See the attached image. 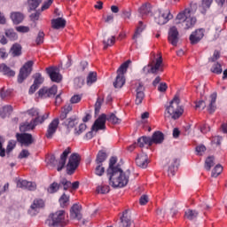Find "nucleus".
Wrapping results in <instances>:
<instances>
[{
  "label": "nucleus",
  "instance_id": "41",
  "mask_svg": "<svg viewBox=\"0 0 227 227\" xmlns=\"http://www.w3.org/2000/svg\"><path fill=\"white\" fill-rule=\"evenodd\" d=\"M138 12L140 15H148L152 12V5L150 4H144L139 9Z\"/></svg>",
  "mask_w": 227,
  "mask_h": 227
},
{
  "label": "nucleus",
  "instance_id": "37",
  "mask_svg": "<svg viewBox=\"0 0 227 227\" xmlns=\"http://www.w3.org/2000/svg\"><path fill=\"white\" fill-rule=\"evenodd\" d=\"M131 61L127 60L124 62L117 70V75H122L125 76V74H127V69L129 68V66L130 65Z\"/></svg>",
  "mask_w": 227,
  "mask_h": 227
},
{
  "label": "nucleus",
  "instance_id": "19",
  "mask_svg": "<svg viewBox=\"0 0 227 227\" xmlns=\"http://www.w3.org/2000/svg\"><path fill=\"white\" fill-rule=\"evenodd\" d=\"M72 153V149L70 147H67L63 153L60 155V159L59 160L57 171H61L63 168H65L67 164V159H68V155Z\"/></svg>",
  "mask_w": 227,
  "mask_h": 227
},
{
  "label": "nucleus",
  "instance_id": "61",
  "mask_svg": "<svg viewBox=\"0 0 227 227\" xmlns=\"http://www.w3.org/2000/svg\"><path fill=\"white\" fill-rule=\"evenodd\" d=\"M219 58H221V52H219V51H215L214 54H213V57H211L209 59V61L214 63V61H217V59H219Z\"/></svg>",
  "mask_w": 227,
  "mask_h": 227
},
{
  "label": "nucleus",
  "instance_id": "6",
  "mask_svg": "<svg viewBox=\"0 0 227 227\" xmlns=\"http://www.w3.org/2000/svg\"><path fill=\"white\" fill-rule=\"evenodd\" d=\"M98 130H106V114H101L93 123L91 130L85 134V138L93 139L95 136L94 132H98Z\"/></svg>",
  "mask_w": 227,
  "mask_h": 227
},
{
  "label": "nucleus",
  "instance_id": "56",
  "mask_svg": "<svg viewBox=\"0 0 227 227\" xmlns=\"http://www.w3.org/2000/svg\"><path fill=\"white\" fill-rule=\"evenodd\" d=\"M43 38H45V34L43 31H39L37 37L35 39V43L37 45H41L43 43Z\"/></svg>",
  "mask_w": 227,
  "mask_h": 227
},
{
  "label": "nucleus",
  "instance_id": "4",
  "mask_svg": "<svg viewBox=\"0 0 227 227\" xmlns=\"http://www.w3.org/2000/svg\"><path fill=\"white\" fill-rule=\"evenodd\" d=\"M49 227H65L68 225V215L65 210L51 213L47 220Z\"/></svg>",
  "mask_w": 227,
  "mask_h": 227
},
{
  "label": "nucleus",
  "instance_id": "50",
  "mask_svg": "<svg viewBox=\"0 0 227 227\" xmlns=\"http://www.w3.org/2000/svg\"><path fill=\"white\" fill-rule=\"evenodd\" d=\"M214 157H207L205 160V169H207V171H210V169H212V167H214Z\"/></svg>",
  "mask_w": 227,
  "mask_h": 227
},
{
  "label": "nucleus",
  "instance_id": "13",
  "mask_svg": "<svg viewBox=\"0 0 227 227\" xmlns=\"http://www.w3.org/2000/svg\"><path fill=\"white\" fill-rule=\"evenodd\" d=\"M143 100H145V84H143L141 82H138L136 84L135 103L137 106H141V104H143Z\"/></svg>",
  "mask_w": 227,
  "mask_h": 227
},
{
  "label": "nucleus",
  "instance_id": "17",
  "mask_svg": "<svg viewBox=\"0 0 227 227\" xmlns=\"http://www.w3.org/2000/svg\"><path fill=\"white\" fill-rule=\"evenodd\" d=\"M204 36L205 30L203 28H200L192 32L190 35V42L192 45H196V43H200Z\"/></svg>",
  "mask_w": 227,
  "mask_h": 227
},
{
  "label": "nucleus",
  "instance_id": "18",
  "mask_svg": "<svg viewBox=\"0 0 227 227\" xmlns=\"http://www.w3.org/2000/svg\"><path fill=\"white\" fill-rule=\"evenodd\" d=\"M59 126V119L56 118L51 121V123L48 126L47 132H46V137L48 139L52 138V136H54V134H56V131L58 130Z\"/></svg>",
  "mask_w": 227,
  "mask_h": 227
},
{
  "label": "nucleus",
  "instance_id": "52",
  "mask_svg": "<svg viewBox=\"0 0 227 227\" xmlns=\"http://www.w3.org/2000/svg\"><path fill=\"white\" fill-rule=\"evenodd\" d=\"M34 84L36 85V86H39L40 87V84H43V77L42 76V74L40 73H36L35 75H34Z\"/></svg>",
  "mask_w": 227,
  "mask_h": 227
},
{
  "label": "nucleus",
  "instance_id": "48",
  "mask_svg": "<svg viewBox=\"0 0 227 227\" xmlns=\"http://www.w3.org/2000/svg\"><path fill=\"white\" fill-rule=\"evenodd\" d=\"M222 173H223V166L221 164H218L213 168L211 176H213L214 178H217V176Z\"/></svg>",
  "mask_w": 227,
  "mask_h": 227
},
{
  "label": "nucleus",
  "instance_id": "30",
  "mask_svg": "<svg viewBox=\"0 0 227 227\" xmlns=\"http://www.w3.org/2000/svg\"><path fill=\"white\" fill-rule=\"evenodd\" d=\"M11 19L13 22V24H20L22 20H24V14L19 12H12L11 13Z\"/></svg>",
  "mask_w": 227,
  "mask_h": 227
},
{
  "label": "nucleus",
  "instance_id": "29",
  "mask_svg": "<svg viewBox=\"0 0 227 227\" xmlns=\"http://www.w3.org/2000/svg\"><path fill=\"white\" fill-rule=\"evenodd\" d=\"M140 148L145 147V145H147V146H152V137H141L137 139V144Z\"/></svg>",
  "mask_w": 227,
  "mask_h": 227
},
{
  "label": "nucleus",
  "instance_id": "20",
  "mask_svg": "<svg viewBox=\"0 0 227 227\" xmlns=\"http://www.w3.org/2000/svg\"><path fill=\"white\" fill-rule=\"evenodd\" d=\"M17 187L20 189H27V191H36V183L20 179L17 181Z\"/></svg>",
  "mask_w": 227,
  "mask_h": 227
},
{
  "label": "nucleus",
  "instance_id": "53",
  "mask_svg": "<svg viewBox=\"0 0 227 227\" xmlns=\"http://www.w3.org/2000/svg\"><path fill=\"white\" fill-rule=\"evenodd\" d=\"M109 191V185L107 184H103L97 187V192H98V194H107Z\"/></svg>",
  "mask_w": 227,
  "mask_h": 227
},
{
  "label": "nucleus",
  "instance_id": "16",
  "mask_svg": "<svg viewBox=\"0 0 227 227\" xmlns=\"http://www.w3.org/2000/svg\"><path fill=\"white\" fill-rule=\"evenodd\" d=\"M45 207V202L42 199L34 200L32 205L30 206V209L28 210V214L30 215H36L38 214V210L40 208H43Z\"/></svg>",
  "mask_w": 227,
  "mask_h": 227
},
{
  "label": "nucleus",
  "instance_id": "33",
  "mask_svg": "<svg viewBox=\"0 0 227 227\" xmlns=\"http://www.w3.org/2000/svg\"><path fill=\"white\" fill-rule=\"evenodd\" d=\"M143 31H145V25H143V21H139L138 27H137L133 35V40H135V43H137V38L141 37V33H143Z\"/></svg>",
  "mask_w": 227,
  "mask_h": 227
},
{
  "label": "nucleus",
  "instance_id": "34",
  "mask_svg": "<svg viewBox=\"0 0 227 227\" xmlns=\"http://www.w3.org/2000/svg\"><path fill=\"white\" fill-rule=\"evenodd\" d=\"M78 123L79 119H77V117H70L64 121V125H66L67 129H74Z\"/></svg>",
  "mask_w": 227,
  "mask_h": 227
},
{
  "label": "nucleus",
  "instance_id": "58",
  "mask_svg": "<svg viewBox=\"0 0 227 227\" xmlns=\"http://www.w3.org/2000/svg\"><path fill=\"white\" fill-rule=\"evenodd\" d=\"M212 6V0H202V8L207 12Z\"/></svg>",
  "mask_w": 227,
  "mask_h": 227
},
{
  "label": "nucleus",
  "instance_id": "51",
  "mask_svg": "<svg viewBox=\"0 0 227 227\" xmlns=\"http://www.w3.org/2000/svg\"><path fill=\"white\" fill-rule=\"evenodd\" d=\"M104 173H106V168H104V165L96 164L95 175H97V176H102Z\"/></svg>",
  "mask_w": 227,
  "mask_h": 227
},
{
  "label": "nucleus",
  "instance_id": "63",
  "mask_svg": "<svg viewBox=\"0 0 227 227\" xmlns=\"http://www.w3.org/2000/svg\"><path fill=\"white\" fill-rule=\"evenodd\" d=\"M29 157V151L24 149L19 154V159H27Z\"/></svg>",
  "mask_w": 227,
  "mask_h": 227
},
{
  "label": "nucleus",
  "instance_id": "22",
  "mask_svg": "<svg viewBox=\"0 0 227 227\" xmlns=\"http://www.w3.org/2000/svg\"><path fill=\"white\" fill-rule=\"evenodd\" d=\"M136 164L138 168H142L143 169L148 168V155L145 153L138 154L136 158Z\"/></svg>",
  "mask_w": 227,
  "mask_h": 227
},
{
  "label": "nucleus",
  "instance_id": "8",
  "mask_svg": "<svg viewBox=\"0 0 227 227\" xmlns=\"http://www.w3.org/2000/svg\"><path fill=\"white\" fill-rule=\"evenodd\" d=\"M35 65V62L33 60H28L26 62L23 67L20 69V73L18 75V82L20 84H22L29 75H31V73L33 72V66Z\"/></svg>",
  "mask_w": 227,
  "mask_h": 227
},
{
  "label": "nucleus",
  "instance_id": "25",
  "mask_svg": "<svg viewBox=\"0 0 227 227\" xmlns=\"http://www.w3.org/2000/svg\"><path fill=\"white\" fill-rule=\"evenodd\" d=\"M118 162V158L111 157L109 160V167L106 169V175L113 173V171H116L117 169L121 168L120 165L114 166Z\"/></svg>",
  "mask_w": 227,
  "mask_h": 227
},
{
  "label": "nucleus",
  "instance_id": "60",
  "mask_svg": "<svg viewBox=\"0 0 227 227\" xmlns=\"http://www.w3.org/2000/svg\"><path fill=\"white\" fill-rule=\"evenodd\" d=\"M195 108L196 109H200L201 111H203V109H205V107H207V105L205 104V101L203 100H200L198 102L195 103Z\"/></svg>",
  "mask_w": 227,
  "mask_h": 227
},
{
  "label": "nucleus",
  "instance_id": "55",
  "mask_svg": "<svg viewBox=\"0 0 227 227\" xmlns=\"http://www.w3.org/2000/svg\"><path fill=\"white\" fill-rule=\"evenodd\" d=\"M59 184L60 187H63L64 191H68V189L72 187V183L65 178L60 180Z\"/></svg>",
  "mask_w": 227,
  "mask_h": 227
},
{
  "label": "nucleus",
  "instance_id": "32",
  "mask_svg": "<svg viewBox=\"0 0 227 227\" xmlns=\"http://www.w3.org/2000/svg\"><path fill=\"white\" fill-rule=\"evenodd\" d=\"M107 160V153L104 151H99L97 154L95 163L96 164H101L104 166V162Z\"/></svg>",
  "mask_w": 227,
  "mask_h": 227
},
{
  "label": "nucleus",
  "instance_id": "1",
  "mask_svg": "<svg viewBox=\"0 0 227 227\" xmlns=\"http://www.w3.org/2000/svg\"><path fill=\"white\" fill-rule=\"evenodd\" d=\"M110 185L114 188H120L127 186L129 184V178L130 176V171H123L121 168H118L117 170H114L113 172H110V174H106Z\"/></svg>",
  "mask_w": 227,
  "mask_h": 227
},
{
  "label": "nucleus",
  "instance_id": "44",
  "mask_svg": "<svg viewBox=\"0 0 227 227\" xmlns=\"http://www.w3.org/2000/svg\"><path fill=\"white\" fill-rule=\"evenodd\" d=\"M116 37L114 35H112L108 37L107 39L103 40L104 49H107V47H113V44L115 43Z\"/></svg>",
  "mask_w": 227,
  "mask_h": 227
},
{
  "label": "nucleus",
  "instance_id": "3",
  "mask_svg": "<svg viewBox=\"0 0 227 227\" xmlns=\"http://www.w3.org/2000/svg\"><path fill=\"white\" fill-rule=\"evenodd\" d=\"M196 17L191 15V9H184L179 12L175 20V24L177 26L182 24L184 29H192L196 26Z\"/></svg>",
  "mask_w": 227,
  "mask_h": 227
},
{
  "label": "nucleus",
  "instance_id": "15",
  "mask_svg": "<svg viewBox=\"0 0 227 227\" xmlns=\"http://www.w3.org/2000/svg\"><path fill=\"white\" fill-rule=\"evenodd\" d=\"M46 73L52 82H59L60 81H63V75L59 74V69L58 67H47Z\"/></svg>",
  "mask_w": 227,
  "mask_h": 227
},
{
  "label": "nucleus",
  "instance_id": "21",
  "mask_svg": "<svg viewBox=\"0 0 227 227\" xmlns=\"http://www.w3.org/2000/svg\"><path fill=\"white\" fill-rule=\"evenodd\" d=\"M81 210H82V207L79 204H74L70 209V217L72 219H77L81 221L82 219V214H81Z\"/></svg>",
  "mask_w": 227,
  "mask_h": 227
},
{
  "label": "nucleus",
  "instance_id": "47",
  "mask_svg": "<svg viewBox=\"0 0 227 227\" xmlns=\"http://www.w3.org/2000/svg\"><path fill=\"white\" fill-rule=\"evenodd\" d=\"M184 215H185L186 219H189L190 221H192V219H196L198 217V213L196 212V210L188 209L184 213Z\"/></svg>",
  "mask_w": 227,
  "mask_h": 227
},
{
  "label": "nucleus",
  "instance_id": "57",
  "mask_svg": "<svg viewBox=\"0 0 227 227\" xmlns=\"http://www.w3.org/2000/svg\"><path fill=\"white\" fill-rule=\"evenodd\" d=\"M16 31H18V33H29L30 28L29 27H26V26H19V27H16Z\"/></svg>",
  "mask_w": 227,
  "mask_h": 227
},
{
  "label": "nucleus",
  "instance_id": "62",
  "mask_svg": "<svg viewBox=\"0 0 227 227\" xmlns=\"http://www.w3.org/2000/svg\"><path fill=\"white\" fill-rule=\"evenodd\" d=\"M207 151V147L205 145H201L196 147V152L199 155H203L205 152Z\"/></svg>",
  "mask_w": 227,
  "mask_h": 227
},
{
  "label": "nucleus",
  "instance_id": "35",
  "mask_svg": "<svg viewBox=\"0 0 227 227\" xmlns=\"http://www.w3.org/2000/svg\"><path fill=\"white\" fill-rule=\"evenodd\" d=\"M106 121H110L114 125H120L121 123V119H120L116 114H111L110 115H106Z\"/></svg>",
  "mask_w": 227,
  "mask_h": 227
},
{
  "label": "nucleus",
  "instance_id": "45",
  "mask_svg": "<svg viewBox=\"0 0 227 227\" xmlns=\"http://www.w3.org/2000/svg\"><path fill=\"white\" fill-rule=\"evenodd\" d=\"M60 188H61V184L54 182L51 184H50V186L47 189V192L50 194H54V192H58Z\"/></svg>",
  "mask_w": 227,
  "mask_h": 227
},
{
  "label": "nucleus",
  "instance_id": "28",
  "mask_svg": "<svg viewBox=\"0 0 227 227\" xmlns=\"http://www.w3.org/2000/svg\"><path fill=\"white\" fill-rule=\"evenodd\" d=\"M217 100V94L213 93L210 95V102L209 106L207 107L208 113L212 114L215 112L216 106H215V101Z\"/></svg>",
  "mask_w": 227,
  "mask_h": 227
},
{
  "label": "nucleus",
  "instance_id": "59",
  "mask_svg": "<svg viewBox=\"0 0 227 227\" xmlns=\"http://www.w3.org/2000/svg\"><path fill=\"white\" fill-rule=\"evenodd\" d=\"M102 107V99L100 98H98L95 104V113L96 114L100 113V108Z\"/></svg>",
  "mask_w": 227,
  "mask_h": 227
},
{
  "label": "nucleus",
  "instance_id": "64",
  "mask_svg": "<svg viewBox=\"0 0 227 227\" xmlns=\"http://www.w3.org/2000/svg\"><path fill=\"white\" fill-rule=\"evenodd\" d=\"M81 98L80 95H74L71 98L70 102L71 104H79V102H81Z\"/></svg>",
  "mask_w": 227,
  "mask_h": 227
},
{
  "label": "nucleus",
  "instance_id": "9",
  "mask_svg": "<svg viewBox=\"0 0 227 227\" xmlns=\"http://www.w3.org/2000/svg\"><path fill=\"white\" fill-rule=\"evenodd\" d=\"M79 162H81V156L79 153H72L67 165V175H74V172L77 169V168H79Z\"/></svg>",
  "mask_w": 227,
  "mask_h": 227
},
{
  "label": "nucleus",
  "instance_id": "31",
  "mask_svg": "<svg viewBox=\"0 0 227 227\" xmlns=\"http://www.w3.org/2000/svg\"><path fill=\"white\" fill-rule=\"evenodd\" d=\"M59 203L61 208H66L70 205V195H67V193H63L59 200Z\"/></svg>",
  "mask_w": 227,
  "mask_h": 227
},
{
  "label": "nucleus",
  "instance_id": "14",
  "mask_svg": "<svg viewBox=\"0 0 227 227\" xmlns=\"http://www.w3.org/2000/svg\"><path fill=\"white\" fill-rule=\"evenodd\" d=\"M58 93V86L53 85L50 89H47V87H43L39 90L38 96L41 97V98H47L51 97H55Z\"/></svg>",
  "mask_w": 227,
  "mask_h": 227
},
{
  "label": "nucleus",
  "instance_id": "40",
  "mask_svg": "<svg viewBox=\"0 0 227 227\" xmlns=\"http://www.w3.org/2000/svg\"><path fill=\"white\" fill-rule=\"evenodd\" d=\"M5 36L9 38L12 42H15V40L19 39V35H17V32L13 30V28H10L5 30Z\"/></svg>",
  "mask_w": 227,
  "mask_h": 227
},
{
  "label": "nucleus",
  "instance_id": "12",
  "mask_svg": "<svg viewBox=\"0 0 227 227\" xmlns=\"http://www.w3.org/2000/svg\"><path fill=\"white\" fill-rule=\"evenodd\" d=\"M168 40L174 47L178 45V42L180 40V33L178 32V28L176 27H171L168 29Z\"/></svg>",
  "mask_w": 227,
  "mask_h": 227
},
{
  "label": "nucleus",
  "instance_id": "49",
  "mask_svg": "<svg viewBox=\"0 0 227 227\" xmlns=\"http://www.w3.org/2000/svg\"><path fill=\"white\" fill-rule=\"evenodd\" d=\"M211 72L213 74H223V67L219 62L215 63L211 67Z\"/></svg>",
  "mask_w": 227,
  "mask_h": 227
},
{
  "label": "nucleus",
  "instance_id": "2",
  "mask_svg": "<svg viewBox=\"0 0 227 227\" xmlns=\"http://www.w3.org/2000/svg\"><path fill=\"white\" fill-rule=\"evenodd\" d=\"M184 114V107L180 106V98L175 96L166 106L165 118H172V120H178Z\"/></svg>",
  "mask_w": 227,
  "mask_h": 227
},
{
  "label": "nucleus",
  "instance_id": "54",
  "mask_svg": "<svg viewBox=\"0 0 227 227\" xmlns=\"http://www.w3.org/2000/svg\"><path fill=\"white\" fill-rule=\"evenodd\" d=\"M87 126L84 123H82L78 126V128L74 129V136H81L84 130H86Z\"/></svg>",
  "mask_w": 227,
  "mask_h": 227
},
{
  "label": "nucleus",
  "instance_id": "7",
  "mask_svg": "<svg viewBox=\"0 0 227 227\" xmlns=\"http://www.w3.org/2000/svg\"><path fill=\"white\" fill-rule=\"evenodd\" d=\"M47 118H49V114H44L42 117H35L30 122H24L20 124V132H29V130H34L36 125L43 123Z\"/></svg>",
  "mask_w": 227,
  "mask_h": 227
},
{
  "label": "nucleus",
  "instance_id": "39",
  "mask_svg": "<svg viewBox=\"0 0 227 227\" xmlns=\"http://www.w3.org/2000/svg\"><path fill=\"white\" fill-rule=\"evenodd\" d=\"M11 53L15 58L17 56H20L22 54V46L19 43H15L11 48Z\"/></svg>",
  "mask_w": 227,
  "mask_h": 227
},
{
  "label": "nucleus",
  "instance_id": "27",
  "mask_svg": "<svg viewBox=\"0 0 227 227\" xmlns=\"http://www.w3.org/2000/svg\"><path fill=\"white\" fill-rule=\"evenodd\" d=\"M131 224L132 222H130V217H129V215H127V211L123 212L119 227H130Z\"/></svg>",
  "mask_w": 227,
  "mask_h": 227
},
{
  "label": "nucleus",
  "instance_id": "26",
  "mask_svg": "<svg viewBox=\"0 0 227 227\" xmlns=\"http://www.w3.org/2000/svg\"><path fill=\"white\" fill-rule=\"evenodd\" d=\"M0 72L7 77H15V71L12 70L6 64L0 65Z\"/></svg>",
  "mask_w": 227,
  "mask_h": 227
},
{
  "label": "nucleus",
  "instance_id": "43",
  "mask_svg": "<svg viewBox=\"0 0 227 227\" xmlns=\"http://www.w3.org/2000/svg\"><path fill=\"white\" fill-rule=\"evenodd\" d=\"M87 86H91L94 82H97V72H90L87 76Z\"/></svg>",
  "mask_w": 227,
  "mask_h": 227
},
{
  "label": "nucleus",
  "instance_id": "5",
  "mask_svg": "<svg viewBox=\"0 0 227 227\" xmlns=\"http://www.w3.org/2000/svg\"><path fill=\"white\" fill-rule=\"evenodd\" d=\"M153 59H151L147 66H145L142 69L143 74L148 75V74H157V72H163L162 68V56L155 59V53H153Z\"/></svg>",
  "mask_w": 227,
  "mask_h": 227
},
{
  "label": "nucleus",
  "instance_id": "11",
  "mask_svg": "<svg viewBox=\"0 0 227 227\" xmlns=\"http://www.w3.org/2000/svg\"><path fill=\"white\" fill-rule=\"evenodd\" d=\"M16 139L18 143L21 144V146H31L35 143L33 135L29 133H17Z\"/></svg>",
  "mask_w": 227,
  "mask_h": 227
},
{
  "label": "nucleus",
  "instance_id": "42",
  "mask_svg": "<svg viewBox=\"0 0 227 227\" xmlns=\"http://www.w3.org/2000/svg\"><path fill=\"white\" fill-rule=\"evenodd\" d=\"M176 164H178V160L174 159L172 164L168 167V176H175V173H176V169H178Z\"/></svg>",
  "mask_w": 227,
  "mask_h": 227
},
{
  "label": "nucleus",
  "instance_id": "10",
  "mask_svg": "<svg viewBox=\"0 0 227 227\" xmlns=\"http://www.w3.org/2000/svg\"><path fill=\"white\" fill-rule=\"evenodd\" d=\"M171 19H173V14H171V11H169V9H167L165 11H159L158 15L154 18V20L156 24L164 26V24H168Z\"/></svg>",
  "mask_w": 227,
  "mask_h": 227
},
{
  "label": "nucleus",
  "instance_id": "24",
  "mask_svg": "<svg viewBox=\"0 0 227 227\" xmlns=\"http://www.w3.org/2000/svg\"><path fill=\"white\" fill-rule=\"evenodd\" d=\"M67 26V20L63 18L51 20V27L53 29H63Z\"/></svg>",
  "mask_w": 227,
  "mask_h": 227
},
{
  "label": "nucleus",
  "instance_id": "46",
  "mask_svg": "<svg viewBox=\"0 0 227 227\" xmlns=\"http://www.w3.org/2000/svg\"><path fill=\"white\" fill-rule=\"evenodd\" d=\"M13 107L12 106H6L4 107L3 111L0 113L1 118H6L9 114H12Z\"/></svg>",
  "mask_w": 227,
  "mask_h": 227
},
{
  "label": "nucleus",
  "instance_id": "38",
  "mask_svg": "<svg viewBox=\"0 0 227 227\" xmlns=\"http://www.w3.org/2000/svg\"><path fill=\"white\" fill-rule=\"evenodd\" d=\"M42 4V0H27L28 12H35Z\"/></svg>",
  "mask_w": 227,
  "mask_h": 227
},
{
  "label": "nucleus",
  "instance_id": "36",
  "mask_svg": "<svg viewBox=\"0 0 227 227\" xmlns=\"http://www.w3.org/2000/svg\"><path fill=\"white\" fill-rule=\"evenodd\" d=\"M125 85V76L117 74L115 81L114 82V88H123Z\"/></svg>",
  "mask_w": 227,
  "mask_h": 227
},
{
  "label": "nucleus",
  "instance_id": "23",
  "mask_svg": "<svg viewBox=\"0 0 227 227\" xmlns=\"http://www.w3.org/2000/svg\"><path fill=\"white\" fill-rule=\"evenodd\" d=\"M164 143V133L155 131L151 137V145H162Z\"/></svg>",
  "mask_w": 227,
  "mask_h": 227
}]
</instances>
